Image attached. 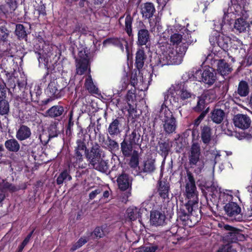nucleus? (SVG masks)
<instances>
[{"instance_id":"obj_1","label":"nucleus","mask_w":252,"mask_h":252,"mask_svg":"<svg viewBox=\"0 0 252 252\" xmlns=\"http://www.w3.org/2000/svg\"><path fill=\"white\" fill-rule=\"evenodd\" d=\"M185 31V32L180 31L171 35L170 43L175 46L176 49L168 43L163 45L161 46V53L151 61L152 65L162 67L165 65L181 63L189 46L193 42L189 31L186 30Z\"/></svg>"},{"instance_id":"obj_2","label":"nucleus","mask_w":252,"mask_h":252,"mask_svg":"<svg viewBox=\"0 0 252 252\" xmlns=\"http://www.w3.org/2000/svg\"><path fill=\"white\" fill-rule=\"evenodd\" d=\"M195 96L193 92H191L190 89H188L187 86H184L180 88L179 84H175L172 85L165 93L163 103L168 105L169 102L179 108L194 98Z\"/></svg>"},{"instance_id":"obj_3","label":"nucleus","mask_w":252,"mask_h":252,"mask_svg":"<svg viewBox=\"0 0 252 252\" xmlns=\"http://www.w3.org/2000/svg\"><path fill=\"white\" fill-rule=\"evenodd\" d=\"M86 155L89 164L93 168L102 172L107 170L108 162L104 159L105 157V152L98 144L94 145L91 148L90 152L88 151Z\"/></svg>"},{"instance_id":"obj_4","label":"nucleus","mask_w":252,"mask_h":252,"mask_svg":"<svg viewBox=\"0 0 252 252\" xmlns=\"http://www.w3.org/2000/svg\"><path fill=\"white\" fill-rule=\"evenodd\" d=\"M158 112L159 113V117L163 123L164 131L168 134L173 133L176 128V121L167 105L163 103Z\"/></svg>"},{"instance_id":"obj_5","label":"nucleus","mask_w":252,"mask_h":252,"mask_svg":"<svg viewBox=\"0 0 252 252\" xmlns=\"http://www.w3.org/2000/svg\"><path fill=\"white\" fill-rule=\"evenodd\" d=\"M223 25V21L219 24V22L214 21L215 30L211 33L209 37V41L213 46L218 45L223 50L227 49L230 41L229 36L220 33L219 31L222 30Z\"/></svg>"},{"instance_id":"obj_6","label":"nucleus","mask_w":252,"mask_h":252,"mask_svg":"<svg viewBox=\"0 0 252 252\" xmlns=\"http://www.w3.org/2000/svg\"><path fill=\"white\" fill-rule=\"evenodd\" d=\"M187 179L186 180L185 195L189 200L187 203L198 205V191L195 184V180L191 172L187 171Z\"/></svg>"},{"instance_id":"obj_7","label":"nucleus","mask_w":252,"mask_h":252,"mask_svg":"<svg viewBox=\"0 0 252 252\" xmlns=\"http://www.w3.org/2000/svg\"><path fill=\"white\" fill-rule=\"evenodd\" d=\"M76 62V72L78 74L82 75L87 70L89 65L90 57L87 48L79 51Z\"/></svg>"},{"instance_id":"obj_8","label":"nucleus","mask_w":252,"mask_h":252,"mask_svg":"<svg viewBox=\"0 0 252 252\" xmlns=\"http://www.w3.org/2000/svg\"><path fill=\"white\" fill-rule=\"evenodd\" d=\"M201 75L200 80L209 86H212L217 80V75L212 68H207L204 69L202 72L199 69H196L195 71L196 79H197V75Z\"/></svg>"},{"instance_id":"obj_9","label":"nucleus","mask_w":252,"mask_h":252,"mask_svg":"<svg viewBox=\"0 0 252 252\" xmlns=\"http://www.w3.org/2000/svg\"><path fill=\"white\" fill-rule=\"evenodd\" d=\"M200 150V146L199 143L197 142L192 143L189 156V160L190 165H195L199 160L201 154Z\"/></svg>"},{"instance_id":"obj_10","label":"nucleus","mask_w":252,"mask_h":252,"mask_svg":"<svg viewBox=\"0 0 252 252\" xmlns=\"http://www.w3.org/2000/svg\"><path fill=\"white\" fill-rule=\"evenodd\" d=\"M233 122L235 126L242 129H245L250 126L251 120L249 117L246 115L237 114L234 116Z\"/></svg>"},{"instance_id":"obj_11","label":"nucleus","mask_w":252,"mask_h":252,"mask_svg":"<svg viewBox=\"0 0 252 252\" xmlns=\"http://www.w3.org/2000/svg\"><path fill=\"white\" fill-rule=\"evenodd\" d=\"M165 215L164 213L159 211H152L150 215V222L154 225L160 226L165 223Z\"/></svg>"},{"instance_id":"obj_12","label":"nucleus","mask_w":252,"mask_h":252,"mask_svg":"<svg viewBox=\"0 0 252 252\" xmlns=\"http://www.w3.org/2000/svg\"><path fill=\"white\" fill-rule=\"evenodd\" d=\"M243 17L237 19L234 24V28L239 32H245L250 26L249 22L247 20L248 15L243 13Z\"/></svg>"},{"instance_id":"obj_13","label":"nucleus","mask_w":252,"mask_h":252,"mask_svg":"<svg viewBox=\"0 0 252 252\" xmlns=\"http://www.w3.org/2000/svg\"><path fill=\"white\" fill-rule=\"evenodd\" d=\"M47 94L53 99H56L60 97V90L58 89V85L56 80L51 81L48 85L46 90Z\"/></svg>"},{"instance_id":"obj_14","label":"nucleus","mask_w":252,"mask_h":252,"mask_svg":"<svg viewBox=\"0 0 252 252\" xmlns=\"http://www.w3.org/2000/svg\"><path fill=\"white\" fill-rule=\"evenodd\" d=\"M190 203H186L182 205L178 211V216H189L192 212L198 209L197 204H191Z\"/></svg>"},{"instance_id":"obj_15","label":"nucleus","mask_w":252,"mask_h":252,"mask_svg":"<svg viewBox=\"0 0 252 252\" xmlns=\"http://www.w3.org/2000/svg\"><path fill=\"white\" fill-rule=\"evenodd\" d=\"M224 210L228 216L235 217L240 214L241 209L237 203L231 202L225 205Z\"/></svg>"},{"instance_id":"obj_16","label":"nucleus","mask_w":252,"mask_h":252,"mask_svg":"<svg viewBox=\"0 0 252 252\" xmlns=\"http://www.w3.org/2000/svg\"><path fill=\"white\" fill-rule=\"evenodd\" d=\"M224 228L225 230L229 231L226 234V239L230 242H235L239 240L241 237V234L238 229L232 227L229 225H225Z\"/></svg>"},{"instance_id":"obj_17","label":"nucleus","mask_w":252,"mask_h":252,"mask_svg":"<svg viewBox=\"0 0 252 252\" xmlns=\"http://www.w3.org/2000/svg\"><path fill=\"white\" fill-rule=\"evenodd\" d=\"M117 181L119 188L122 190H125L130 187L132 182L131 179L126 174L120 175Z\"/></svg>"},{"instance_id":"obj_18","label":"nucleus","mask_w":252,"mask_h":252,"mask_svg":"<svg viewBox=\"0 0 252 252\" xmlns=\"http://www.w3.org/2000/svg\"><path fill=\"white\" fill-rule=\"evenodd\" d=\"M104 45L112 44L119 47L123 51L125 48L127 51V42L125 39L121 38H110L105 40L103 42Z\"/></svg>"},{"instance_id":"obj_19","label":"nucleus","mask_w":252,"mask_h":252,"mask_svg":"<svg viewBox=\"0 0 252 252\" xmlns=\"http://www.w3.org/2000/svg\"><path fill=\"white\" fill-rule=\"evenodd\" d=\"M64 112V108L61 105H54L46 111L45 116L52 118L61 116Z\"/></svg>"},{"instance_id":"obj_20","label":"nucleus","mask_w":252,"mask_h":252,"mask_svg":"<svg viewBox=\"0 0 252 252\" xmlns=\"http://www.w3.org/2000/svg\"><path fill=\"white\" fill-rule=\"evenodd\" d=\"M121 118L115 119L110 124L108 128V132L110 135H117L121 132Z\"/></svg>"},{"instance_id":"obj_21","label":"nucleus","mask_w":252,"mask_h":252,"mask_svg":"<svg viewBox=\"0 0 252 252\" xmlns=\"http://www.w3.org/2000/svg\"><path fill=\"white\" fill-rule=\"evenodd\" d=\"M31 131L29 127L26 126H21L16 132V137L20 141L28 139L31 136Z\"/></svg>"},{"instance_id":"obj_22","label":"nucleus","mask_w":252,"mask_h":252,"mask_svg":"<svg viewBox=\"0 0 252 252\" xmlns=\"http://www.w3.org/2000/svg\"><path fill=\"white\" fill-rule=\"evenodd\" d=\"M155 11L154 4L151 2H147L142 7L141 13L143 17L149 19L153 16Z\"/></svg>"},{"instance_id":"obj_23","label":"nucleus","mask_w":252,"mask_h":252,"mask_svg":"<svg viewBox=\"0 0 252 252\" xmlns=\"http://www.w3.org/2000/svg\"><path fill=\"white\" fill-rule=\"evenodd\" d=\"M212 130L210 127L204 126L201 128V138L203 143L208 144L211 139Z\"/></svg>"},{"instance_id":"obj_24","label":"nucleus","mask_w":252,"mask_h":252,"mask_svg":"<svg viewBox=\"0 0 252 252\" xmlns=\"http://www.w3.org/2000/svg\"><path fill=\"white\" fill-rule=\"evenodd\" d=\"M141 168L143 172L146 173H151L155 171L156 166L155 160L151 158H147L144 160Z\"/></svg>"},{"instance_id":"obj_25","label":"nucleus","mask_w":252,"mask_h":252,"mask_svg":"<svg viewBox=\"0 0 252 252\" xmlns=\"http://www.w3.org/2000/svg\"><path fill=\"white\" fill-rule=\"evenodd\" d=\"M224 117V112L220 109H215L211 113V119L215 123H221Z\"/></svg>"},{"instance_id":"obj_26","label":"nucleus","mask_w":252,"mask_h":252,"mask_svg":"<svg viewBox=\"0 0 252 252\" xmlns=\"http://www.w3.org/2000/svg\"><path fill=\"white\" fill-rule=\"evenodd\" d=\"M141 209L134 207L128 208L126 212V217L131 220L133 221L141 217Z\"/></svg>"},{"instance_id":"obj_27","label":"nucleus","mask_w":252,"mask_h":252,"mask_svg":"<svg viewBox=\"0 0 252 252\" xmlns=\"http://www.w3.org/2000/svg\"><path fill=\"white\" fill-rule=\"evenodd\" d=\"M218 71L222 75L229 74L232 71V68L223 60H220L218 63Z\"/></svg>"},{"instance_id":"obj_28","label":"nucleus","mask_w":252,"mask_h":252,"mask_svg":"<svg viewBox=\"0 0 252 252\" xmlns=\"http://www.w3.org/2000/svg\"><path fill=\"white\" fill-rule=\"evenodd\" d=\"M4 145L6 149L12 152H17L20 149V144L15 139H10L5 142Z\"/></svg>"},{"instance_id":"obj_29","label":"nucleus","mask_w":252,"mask_h":252,"mask_svg":"<svg viewBox=\"0 0 252 252\" xmlns=\"http://www.w3.org/2000/svg\"><path fill=\"white\" fill-rule=\"evenodd\" d=\"M235 93H237L242 97L247 96L249 93V88L248 83L245 81H240L238 84L237 90Z\"/></svg>"},{"instance_id":"obj_30","label":"nucleus","mask_w":252,"mask_h":252,"mask_svg":"<svg viewBox=\"0 0 252 252\" xmlns=\"http://www.w3.org/2000/svg\"><path fill=\"white\" fill-rule=\"evenodd\" d=\"M149 40V33L147 30L141 29L138 32V42L141 45H146Z\"/></svg>"},{"instance_id":"obj_31","label":"nucleus","mask_w":252,"mask_h":252,"mask_svg":"<svg viewBox=\"0 0 252 252\" xmlns=\"http://www.w3.org/2000/svg\"><path fill=\"white\" fill-rule=\"evenodd\" d=\"M210 93L209 91H207L204 95H202L197 97V104L194 106L193 109L195 112H200L204 111L203 110L206 108V103L204 97H206L207 95Z\"/></svg>"},{"instance_id":"obj_32","label":"nucleus","mask_w":252,"mask_h":252,"mask_svg":"<svg viewBox=\"0 0 252 252\" xmlns=\"http://www.w3.org/2000/svg\"><path fill=\"white\" fill-rule=\"evenodd\" d=\"M135 64L138 69L142 68L146 59V56L142 49H138L136 53Z\"/></svg>"},{"instance_id":"obj_33","label":"nucleus","mask_w":252,"mask_h":252,"mask_svg":"<svg viewBox=\"0 0 252 252\" xmlns=\"http://www.w3.org/2000/svg\"><path fill=\"white\" fill-rule=\"evenodd\" d=\"M140 135L136 129L133 130L130 134L126 135L125 140L127 141L131 144L136 145L138 144L140 140Z\"/></svg>"},{"instance_id":"obj_34","label":"nucleus","mask_w":252,"mask_h":252,"mask_svg":"<svg viewBox=\"0 0 252 252\" xmlns=\"http://www.w3.org/2000/svg\"><path fill=\"white\" fill-rule=\"evenodd\" d=\"M132 145L125 140L121 143V151L124 156L129 157L131 155L133 150Z\"/></svg>"},{"instance_id":"obj_35","label":"nucleus","mask_w":252,"mask_h":252,"mask_svg":"<svg viewBox=\"0 0 252 252\" xmlns=\"http://www.w3.org/2000/svg\"><path fill=\"white\" fill-rule=\"evenodd\" d=\"M158 191L161 197L163 199L167 198L169 193V186L168 184L165 182L160 181L159 183Z\"/></svg>"},{"instance_id":"obj_36","label":"nucleus","mask_w":252,"mask_h":252,"mask_svg":"<svg viewBox=\"0 0 252 252\" xmlns=\"http://www.w3.org/2000/svg\"><path fill=\"white\" fill-rule=\"evenodd\" d=\"M84 86L85 88L91 93L96 94L97 92V88L94 85L90 75L87 76L85 79Z\"/></svg>"},{"instance_id":"obj_37","label":"nucleus","mask_w":252,"mask_h":252,"mask_svg":"<svg viewBox=\"0 0 252 252\" xmlns=\"http://www.w3.org/2000/svg\"><path fill=\"white\" fill-rule=\"evenodd\" d=\"M0 188L3 192L6 191L14 192L18 189L14 185L2 179L0 180Z\"/></svg>"},{"instance_id":"obj_38","label":"nucleus","mask_w":252,"mask_h":252,"mask_svg":"<svg viewBox=\"0 0 252 252\" xmlns=\"http://www.w3.org/2000/svg\"><path fill=\"white\" fill-rule=\"evenodd\" d=\"M104 149H108L110 151L115 152L119 149V144L115 140L107 136V142Z\"/></svg>"},{"instance_id":"obj_39","label":"nucleus","mask_w":252,"mask_h":252,"mask_svg":"<svg viewBox=\"0 0 252 252\" xmlns=\"http://www.w3.org/2000/svg\"><path fill=\"white\" fill-rule=\"evenodd\" d=\"M72 178L70 175L69 172L67 170H64L58 176L57 179V183L58 185L63 184V182L66 181H70Z\"/></svg>"},{"instance_id":"obj_40","label":"nucleus","mask_w":252,"mask_h":252,"mask_svg":"<svg viewBox=\"0 0 252 252\" xmlns=\"http://www.w3.org/2000/svg\"><path fill=\"white\" fill-rule=\"evenodd\" d=\"M171 146L167 142H161L159 144V152L162 156L165 158L168 154Z\"/></svg>"},{"instance_id":"obj_41","label":"nucleus","mask_w":252,"mask_h":252,"mask_svg":"<svg viewBox=\"0 0 252 252\" xmlns=\"http://www.w3.org/2000/svg\"><path fill=\"white\" fill-rule=\"evenodd\" d=\"M132 20L133 19L129 14L126 16L125 18V30L129 36H130L132 33L131 25Z\"/></svg>"},{"instance_id":"obj_42","label":"nucleus","mask_w":252,"mask_h":252,"mask_svg":"<svg viewBox=\"0 0 252 252\" xmlns=\"http://www.w3.org/2000/svg\"><path fill=\"white\" fill-rule=\"evenodd\" d=\"M9 111V105L7 101L2 99L0 100V115L7 114Z\"/></svg>"},{"instance_id":"obj_43","label":"nucleus","mask_w":252,"mask_h":252,"mask_svg":"<svg viewBox=\"0 0 252 252\" xmlns=\"http://www.w3.org/2000/svg\"><path fill=\"white\" fill-rule=\"evenodd\" d=\"M158 249L159 247L157 245L152 244L139 248L137 252H156Z\"/></svg>"},{"instance_id":"obj_44","label":"nucleus","mask_w":252,"mask_h":252,"mask_svg":"<svg viewBox=\"0 0 252 252\" xmlns=\"http://www.w3.org/2000/svg\"><path fill=\"white\" fill-rule=\"evenodd\" d=\"M15 33L19 38H24L26 36V32L23 25L18 24L16 25Z\"/></svg>"},{"instance_id":"obj_45","label":"nucleus","mask_w":252,"mask_h":252,"mask_svg":"<svg viewBox=\"0 0 252 252\" xmlns=\"http://www.w3.org/2000/svg\"><path fill=\"white\" fill-rule=\"evenodd\" d=\"M129 165L132 168L136 167L139 164V158L138 153L134 151L129 161Z\"/></svg>"},{"instance_id":"obj_46","label":"nucleus","mask_w":252,"mask_h":252,"mask_svg":"<svg viewBox=\"0 0 252 252\" xmlns=\"http://www.w3.org/2000/svg\"><path fill=\"white\" fill-rule=\"evenodd\" d=\"M76 146L75 147L74 150L81 151V152H86L87 147L85 143L84 138H80L76 141Z\"/></svg>"},{"instance_id":"obj_47","label":"nucleus","mask_w":252,"mask_h":252,"mask_svg":"<svg viewBox=\"0 0 252 252\" xmlns=\"http://www.w3.org/2000/svg\"><path fill=\"white\" fill-rule=\"evenodd\" d=\"M75 153L73 158L75 160V162L73 163L74 166H75L77 163H80L83 161V154L85 152H81V151L74 150Z\"/></svg>"},{"instance_id":"obj_48","label":"nucleus","mask_w":252,"mask_h":252,"mask_svg":"<svg viewBox=\"0 0 252 252\" xmlns=\"http://www.w3.org/2000/svg\"><path fill=\"white\" fill-rule=\"evenodd\" d=\"M9 36V31L6 28L0 27V39L2 41L6 42Z\"/></svg>"},{"instance_id":"obj_49","label":"nucleus","mask_w":252,"mask_h":252,"mask_svg":"<svg viewBox=\"0 0 252 252\" xmlns=\"http://www.w3.org/2000/svg\"><path fill=\"white\" fill-rule=\"evenodd\" d=\"M209 108H206L204 111H203L200 115L194 120L193 125L194 126H199L202 120L204 119L207 113L208 112Z\"/></svg>"},{"instance_id":"obj_50","label":"nucleus","mask_w":252,"mask_h":252,"mask_svg":"<svg viewBox=\"0 0 252 252\" xmlns=\"http://www.w3.org/2000/svg\"><path fill=\"white\" fill-rule=\"evenodd\" d=\"M218 252H236V251L230 244H228L220 247Z\"/></svg>"},{"instance_id":"obj_51","label":"nucleus","mask_w":252,"mask_h":252,"mask_svg":"<svg viewBox=\"0 0 252 252\" xmlns=\"http://www.w3.org/2000/svg\"><path fill=\"white\" fill-rule=\"evenodd\" d=\"M201 88L200 83V82H190L189 88L188 89H190L192 92H197L200 90Z\"/></svg>"},{"instance_id":"obj_52","label":"nucleus","mask_w":252,"mask_h":252,"mask_svg":"<svg viewBox=\"0 0 252 252\" xmlns=\"http://www.w3.org/2000/svg\"><path fill=\"white\" fill-rule=\"evenodd\" d=\"M94 233L96 237L101 238L105 235L106 232L102 228L97 227L94 230Z\"/></svg>"},{"instance_id":"obj_53","label":"nucleus","mask_w":252,"mask_h":252,"mask_svg":"<svg viewBox=\"0 0 252 252\" xmlns=\"http://www.w3.org/2000/svg\"><path fill=\"white\" fill-rule=\"evenodd\" d=\"M98 141L100 146L104 148V147L106 145L107 137L106 138L104 134L100 133L98 134Z\"/></svg>"},{"instance_id":"obj_54","label":"nucleus","mask_w":252,"mask_h":252,"mask_svg":"<svg viewBox=\"0 0 252 252\" xmlns=\"http://www.w3.org/2000/svg\"><path fill=\"white\" fill-rule=\"evenodd\" d=\"M194 70L189 71L188 72H186L182 76V79L184 81L186 82L188 81V80L192 78L195 77L196 75L195 76L193 74Z\"/></svg>"},{"instance_id":"obj_55","label":"nucleus","mask_w":252,"mask_h":252,"mask_svg":"<svg viewBox=\"0 0 252 252\" xmlns=\"http://www.w3.org/2000/svg\"><path fill=\"white\" fill-rule=\"evenodd\" d=\"M11 12L15 10L17 7V2L16 0H7L6 2Z\"/></svg>"},{"instance_id":"obj_56","label":"nucleus","mask_w":252,"mask_h":252,"mask_svg":"<svg viewBox=\"0 0 252 252\" xmlns=\"http://www.w3.org/2000/svg\"><path fill=\"white\" fill-rule=\"evenodd\" d=\"M128 104L129 106L128 112L129 115L131 116L133 118L137 117L138 114H137L136 109L129 103H128Z\"/></svg>"},{"instance_id":"obj_57","label":"nucleus","mask_w":252,"mask_h":252,"mask_svg":"<svg viewBox=\"0 0 252 252\" xmlns=\"http://www.w3.org/2000/svg\"><path fill=\"white\" fill-rule=\"evenodd\" d=\"M6 88L4 84H0V99H3L6 97Z\"/></svg>"},{"instance_id":"obj_58","label":"nucleus","mask_w":252,"mask_h":252,"mask_svg":"<svg viewBox=\"0 0 252 252\" xmlns=\"http://www.w3.org/2000/svg\"><path fill=\"white\" fill-rule=\"evenodd\" d=\"M102 191V189L101 188H97L95 189V190L92 191L90 192L89 194V198L90 199L92 200L94 199L96 196L100 193V192Z\"/></svg>"},{"instance_id":"obj_59","label":"nucleus","mask_w":252,"mask_h":252,"mask_svg":"<svg viewBox=\"0 0 252 252\" xmlns=\"http://www.w3.org/2000/svg\"><path fill=\"white\" fill-rule=\"evenodd\" d=\"M87 130L88 133H90L91 131L93 130L95 133V135H96L97 132L99 131V127L97 126L96 128L94 126V124L91 123L87 127Z\"/></svg>"},{"instance_id":"obj_60","label":"nucleus","mask_w":252,"mask_h":252,"mask_svg":"<svg viewBox=\"0 0 252 252\" xmlns=\"http://www.w3.org/2000/svg\"><path fill=\"white\" fill-rule=\"evenodd\" d=\"M189 217L188 216H178V219L181 220L184 225H189Z\"/></svg>"},{"instance_id":"obj_61","label":"nucleus","mask_w":252,"mask_h":252,"mask_svg":"<svg viewBox=\"0 0 252 252\" xmlns=\"http://www.w3.org/2000/svg\"><path fill=\"white\" fill-rule=\"evenodd\" d=\"M33 233V230H32L30 233H29L27 235V236L26 237V238L24 240L22 243L21 244L22 245H23L25 247L27 245V244L29 243Z\"/></svg>"},{"instance_id":"obj_62","label":"nucleus","mask_w":252,"mask_h":252,"mask_svg":"<svg viewBox=\"0 0 252 252\" xmlns=\"http://www.w3.org/2000/svg\"><path fill=\"white\" fill-rule=\"evenodd\" d=\"M87 242V240L83 238H81L76 243V244L78 245V247H81L84 244L86 243Z\"/></svg>"},{"instance_id":"obj_63","label":"nucleus","mask_w":252,"mask_h":252,"mask_svg":"<svg viewBox=\"0 0 252 252\" xmlns=\"http://www.w3.org/2000/svg\"><path fill=\"white\" fill-rule=\"evenodd\" d=\"M223 12H224L223 18H224L226 16L227 14L231 13H233L232 5L229 6L227 10H226L225 9H224Z\"/></svg>"},{"instance_id":"obj_64","label":"nucleus","mask_w":252,"mask_h":252,"mask_svg":"<svg viewBox=\"0 0 252 252\" xmlns=\"http://www.w3.org/2000/svg\"><path fill=\"white\" fill-rule=\"evenodd\" d=\"M5 196L3 190L0 188V202H2L4 199Z\"/></svg>"}]
</instances>
